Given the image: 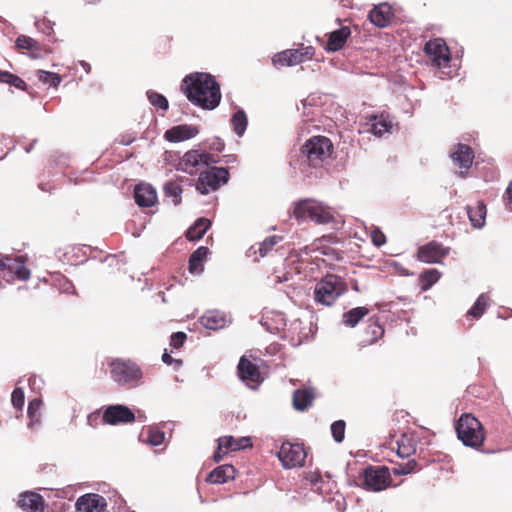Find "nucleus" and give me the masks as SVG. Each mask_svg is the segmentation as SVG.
I'll return each instance as SVG.
<instances>
[{"label": "nucleus", "mask_w": 512, "mask_h": 512, "mask_svg": "<svg viewBox=\"0 0 512 512\" xmlns=\"http://www.w3.org/2000/svg\"><path fill=\"white\" fill-rule=\"evenodd\" d=\"M187 99L203 109L216 108L221 100L220 86L215 78L202 72L187 75L181 84Z\"/></svg>", "instance_id": "obj_1"}, {"label": "nucleus", "mask_w": 512, "mask_h": 512, "mask_svg": "<svg viewBox=\"0 0 512 512\" xmlns=\"http://www.w3.org/2000/svg\"><path fill=\"white\" fill-rule=\"evenodd\" d=\"M292 215L298 222L310 220L315 224L325 225L335 221L334 211L312 198L295 202Z\"/></svg>", "instance_id": "obj_2"}, {"label": "nucleus", "mask_w": 512, "mask_h": 512, "mask_svg": "<svg viewBox=\"0 0 512 512\" xmlns=\"http://www.w3.org/2000/svg\"><path fill=\"white\" fill-rule=\"evenodd\" d=\"M333 149V144L328 137L313 136L302 145L300 153L309 166L318 168L331 158Z\"/></svg>", "instance_id": "obj_3"}, {"label": "nucleus", "mask_w": 512, "mask_h": 512, "mask_svg": "<svg viewBox=\"0 0 512 512\" xmlns=\"http://www.w3.org/2000/svg\"><path fill=\"white\" fill-rule=\"evenodd\" d=\"M347 291L348 286L343 278L334 274H328L316 283L314 300L317 304L331 306Z\"/></svg>", "instance_id": "obj_4"}, {"label": "nucleus", "mask_w": 512, "mask_h": 512, "mask_svg": "<svg viewBox=\"0 0 512 512\" xmlns=\"http://www.w3.org/2000/svg\"><path fill=\"white\" fill-rule=\"evenodd\" d=\"M457 437L465 446L478 448L485 440V429L472 414H462L456 425Z\"/></svg>", "instance_id": "obj_5"}, {"label": "nucleus", "mask_w": 512, "mask_h": 512, "mask_svg": "<svg viewBox=\"0 0 512 512\" xmlns=\"http://www.w3.org/2000/svg\"><path fill=\"white\" fill-rule=\"evenodd\" d=\"M110 368L112 379L127 388L137 386L142 378L140 367L130 360L116 359L111 362Z\"/></svg>", "instance_id": "obj_6"}, {"label": "nucleus", "mask_w": 512, "mask_h": 512, "mask_svg": "<svg viewBox=\"0 0 512 512\" xmlns=\"http://www.w3.org/2000/svg\"><path fill=\"white\" fill-rule=\"evenodd\" d=\"M362 487L367 491L380 492L392 486L391 472L386 466L369 465L362 472Z\"/></svg>", "instance_id": "obj_7"}, {"label": "nucleus", "mask_w": 512, "mask_h": 512, "mask_svg": "<svg viewBox=\"0 0 512 512\" xmlns=\"http://www.w3.org/2000/svg\"><path fill=\"white\" fill-rule=\"evenodd\" d=\"M228 180V169L223 167H210L200 173L196 183V189L201 194H208L212 191H216L221 185L226 184Z\"/></svg>", "instance_id": "obj_8"}, {"label": "nucleus", "mask_w": 512, "mask_h": 512, "mask_svg": "<svg viewBox=\"0 0 512 512\" xmlns=\"http://www.w3.org/2000/svg\"><path fill=\"white\" fill-rule=\"evenodd\" d=\"M214 162L213 155L205 151L190 150L181 158L179 169L192 175L197 173L202 167L209 166Z\"/></svg>", "instance_id": "obj_9"}, {"label": "nucleus", "mask_w": 512, "mask_h": 512, "mask_svg": "<svg viewBox=\"0 0 512 512\" xmlns=\"http://www.w3.org/2000/svg\"><path fill=\"white\" fill-rule=\"evenodd\" d=\"M278 457L282 465L290 469L304 465L306 452L301 444L285 442L280 447Z\"/></svg>", "instance_id": "obj_10"}, {"label": "nucleus", "mask_w": 512, "mask_h": 512, "mask_svg": "<svg viewBox=\"0 0 512 512\" xmlns=\"http://www.w3.org/2000/svg\"><path fill=\"white\" fill-rule=\"evenodd\" d=\"M424 53L430 59L432 65L438 68L447 65L451 59L450 50L441 38L427 41L424 46Z\"/></svg>", "instance_id": "obj_11"}, {"label": "nucleus", "mask_w": 512, "mask_h": 512, "mask_svg": "<svg viewBox=\"0 0 512 512\" xmlns=\"http://www.w3.org/2000/svg\"><path fill=\"white\" fill-rule=\"evenodd\" d=\"M449 252V247H445L442 243L433 240L418 248L417 259L429 264L442 263Z\"/></svg>", "instance_id": "obj_12"}, {"label": "nucleus", "mask_w": 512, "mask_h": 512, "mask_svg": "<svg viewBox=\"0 0 512 512\" xmlns=\"http://www.w3.org/2000/svg\"><path fill=\"white\" fill-rule=\"evenodd\" d=\"M102 420L110 425L126 424L133 422L135 415L124 405H111L104 410Z\"/></svg>", "instance_id": "obj_13"}, {"label": "nucleus", "mask_w": 512, "mask_h": 512, "mask_svg": "<svg viewBox=\"0 0 512 512\" xmlns=\"http://www.w3.org/2000/svg\"><path fill=\"white\" fill-rule=\"evenodd\" d=\"M0 269H8L11 273H14L19 280L23 281L28 280L31 274L22 256L11 257L0 254Z\"/></svg>", "instance_id": "obj_14"}, {"label": "nucleus", "mask_w": 512, "mask_h": 512, "mask_svg": "<svg viewBox=\"0 0 512 512\" xmlns=\"http://www.w3.org/2000/svg\"><path fill=\"white\" fill-rule=\"evenodd\" d=\"M389 446L399 457H410L416 452L417 437L414 433H403L395 441L391 440Z\"/></svg>", "instance_id": "obj_15"}, {"label": "nucleus", "mask_w": 512, "mask_h": 512, "mask_svg": "<svg viewBox=\"0 0 512 512\" xmlns=\"http://www.w3.org/2000/svg\"><path fill=\"white\" fill-rule=\"evenodd\" d=\"M454 164L458 165L461 171L459 175L465 177L467 170L471 167L474 159L473 149L466 144L459 143L456 150L451 154Z\"/></svg>", "instance_id": "obj_16"}, {"label": "nucleus", "mask_w": 512, "mask_h": 512, "mask_svg": "<svg viewBox=\"0 0 512 512\" xmlns=\"http://www.w3.org/2000/svg\"><path fill=\"white\" fill-rule=\"evenodd\" d=\"M17 505L23 512H44L45 510L44 498L40 494L32 491L21 493Z\"/></svg>", "instance_id": "obj_17"}, {"label": "nucleus", "mask_w": 512, "mask_h": 512, "mask_svg": "<svg viewBox=\"0 0 512 512\" xmlns=\"http://www.w3.org/2000/svg\"><path fill=\"white\" fill-rule=\"evenodd\" d=\"M199 133V128L194 125L181 124L171 127L164 133L168 142L177 143L194 138Z\"/></svg>", "instance_id": "obj_18"}, {"label": "nucleus", "mask_w": 512, "mask_h": 512, "mask_svg": "<svg viewBox=\"0 0 512 512\" xmlns=\"http://www.w3.org/2000/svg\"><path fill=\"white\" fill-rule=\"evenodd\" d=\"M106 506L105 498L94 493L85 494L76 502L78 512H102Z\"/></svg>", "instance_id": "obj_19"}, {"label": "nucleus", "mask_w": 512, "mask_h": 512, "mask_svg": "<svg viewBox=\"0 0 512 512\" xmlns=\"http://www.w3.org/2000/svg\"><path fill=\"white\" fill-rule=\"evenodd\" d=\"M394 18V13L390 5L382 3L376 5L369 12V20L379 28L387 27Z\"/></svg>", "instance_id": "obj_20"}, {"label": "nucleus", "mask_w": 512, "mask_h": 512, "mask_svg": "<svg viewBox=\"0 0 512 512\" xmlns=\"http://www.w3.org/2000/svg\"><path fill=\"white\" fill-rule=\"evenodd\" d=\"M304 61V54L298 49H287L275 54L272 58L276 68L295 66Z\"/></svg>", "instance_id": "obj_21"}, {"label": "nucleus", "mask_w": 512, "mask_h": 512, "mask_svg": "<svg viewBox=\"0 0 512 512\" xmlns=\"http://www.w3.org/2000/svg\"><path fill=\"white\" fill-rule=\"evenodd\" d=\"M238 375L243 381L260 383L262 376L258 365L245 357H241L238 363Z\"/></svg>", "instance_id": "obj_22"}, {"label": "nucleus", "mask_w": 512, "mask_h": 512, "mask_svg": "<svg viewBox=\"0 0 512 512\" xmlns=\"http://www.w3.org/2000/svg\"><path fill=\"white\" fill-rule=\"evenodd\" d=\"M350 34L351 30L348 26H343L340 29L332 31L328 36L325 49L331 52L342 49Z\"/></svg>", "instance_id": "obj_23"}, {"label": "nucleus", "mask_w": 512, "mask_h": 512, "mask_svg": "<svg viewBox=\"0 0 512 512\" xmlns=\"http://www.w3.org/2000/svg\"><path fill=\"white\" fill-rule=\"evenodd\" d=\"M134 198L140 207H151L157 201V194L151 186L140 184L135 188Z\"/></svg>", "instance_id": "obj_24"}, {"label": "nucleus", "mask_w": 512, "mask_h": 512, "mask_svg": "<svg viewBox=\"0 0 512 512\" xmlns=\"http://www.w3.org/2000/svg\"><path fill=\"white\" fill-rule=\"evenodd\" d=\"M236 470L232 465H221L212 470L206 481L212 484H223L235 478Z\"/></svg>", "instance_id": "obj_25"}, {"label": "nucleus", "mask_w": 512, "mask_h": 512, "mask_svg": "<svg viewBox=\"0 0 512 512\" xmlns=\"http://www.w3.org/2000/svg\"><path fill=\"white\" fill-rule=\"evenodd\" d=\"M467 214L473 227L481 228L486 221V205L482 200H478L475 205L467 206Z\"/></svg>", "instance_id": "obj_26"}, {"label": "nucleus", "mask_w": 512, "mask_h": 512, "mask_svg": "<svg viewBox=\"0 0 512 512\" xmlns=\"http://www.w3.org/2000/svg\"><path fill=\"white\" fill-rule=\"evenodd\" d=\"M220 449H225L224 453L228 451H238L248 447H252L250 437L234 438L233 436H222L219 438Z\"/></svg>", "instance_id": "obj_27"}, {"label": "nucleus", "mask_w": 512, "mask_h": 512, "mask_svg": "<svg viewBox=\"0 0 512 512\" xmlns=\"http://www.w3.org/2000/svg\"><path fill=\"white\" fill-rule=\"evenodd\" d=\"M209 249L205 246L197 248L189 258V272L191 274H199L204 270L203 262L208 255Z\"/></svg>", "instance_id": "obj_28"}, {"label": "nucleus", "mask_w": 512, "mask_h": 512, "mask_svg": "<svg viewBox=\"0 0 512 512\" xmlns=\"http://www.w3.org/2000/svg\"><path fill=\"white\" fill-rule=\"evenodd\" d=\"M16 47L19 50H28L30 56L33 58H39L43 51V48L35 39L25 35H20L16 39Z\"/></svg>", "instance_id": "obj_29"}, {"label": "nucleus", "mask_w": 512, "mask_h": 512, "mask_svg": "<svg viewBox=\"0 0 512 512\" xmlns=\"http://www.w3.org/2000/svg\"><path fill=\"white\" fill-rule=\"evenodd\" d=\"M210 226L211 221L209 219L203 217L199 218L189 227L185 236L189 241H197L203 237Z\"/></svg>", "instance_id": "obj_30"}, {"label": "nucleus", "mask_w": 512, "mask_h": 512, "mask_svg": "<svg viewBox=\"0 0 512 512\" xmlns=\"http://www.w3.org/2000/svg\"><path fill=\"white\" fill-rule=\"evenodd\" d=\"M226 322V316L218 311H210L201 318L203 326L211 330L223 328Z\"/></svg>", "instance_id": "obj_31"}, {"label": "nucleus", "mask_w": 512, "mask_h": 512, "mask_svg": "<svg viewBox=\"0 0 512 512\" xmlns=\"http://www.w3.org/2000/svg\"><path fill=\"white\" fill-rule=\"evenodd\" d=\"M369 312V309L363 306L352 308L343 314L342 321L346 326L355 327Z\"/></svg>", "instance_id": "obj_32"}, {"label": "nucleus", "mask_w": 512, "mask_h": 512, "mask_svg": "<svg viewBox=\"0 0 512 512\" xmlns=\"http://www.w3.org/2000/svg\"><path fill=\"white\" fill-rule=\"evenodd\" d=\"M441 277V273L436 268L424 270L418 278L419 286L422 291L429 290Z\"/></svg>", "instance_id": "obj_33"}, {"label": "nucleus", "mask_w": 512, "mask_h": 512, "mask_svg": "<svg viewBox=\"0 0 512 512\" xmlns=\"http://www.w3.org/2000/svg\"><path fill=\"white\" fill-rule=\"evenodd\" d=\"M313 398L310 391L298 389L293 393V405L296 410L303 411L311 405Z\"/></svg>", "instance_id": "obj_34"}, {"label": "nucleus", "mask_w": 512, "mask_h": 512, "mask_svg": "<svg viewBox=\"0 0 512 512\" xmlns=\"http://www.w3.org/2000/svg\"><path fill=\"white\" fill-rule=\"evenodd\" d=\"M281 239L282 238L280 236L276 235L266 238L263 242L257 245V249L256 246H252L249 249V256H251V252L253 251L254 254L259 252L260 257H265L274 248V246L281 241Z\"/></svg>", "instance_id": "obj_35"}, {"label": "nucleus", "mask_w": 512, "mask_h": 512, "mask_svg": "<svg viewBox=\"0 0 512 512\" xmlns=\"http://www.w3.org/2000/svg\"><path fill=\"white\" fill-rule=\"evenodd\" d=\"M365 333L367 337L362 340V344L371 345L383 336L384 328L377 321H370Z\"/></svg>", "instance_id": "obj_36"}, {"label": "nucleus", "mask_w": 512, "mask_h": 512, "mask_svg": "<svg viewBox=\"0 0 512 512\" xmlns=\"http://www.w3.org/2000/svg\"><path fill=\"white\" fill-rule=\"evenodd\" d=\"M490 298L487 294L482 293L477 298L474 305L468 310L467 317H473L474 319H479L485 312L486 308L489 305Z\"/></svg>", "instance_id": "obj_37"}, {"label": "nucleus", "mask_w": 512, "mask_h": 512, "mask_svg": "<svg viewBox=\"0 0 512 512\" xmlns=\"http://www.w3.org/2000/svg\"><path fill=\"white\" fill-rule=\"evenodd\" d=\"M231 124L234 132L238 136H242L248 124L245 112L243 110H238L236 113H234L231 119Z\"/></svg>", "instance_id": "obj_38"}, {"label": "nucleus", "mask_w": 512, "mask_h": 512, "mask_svg": "<svg viewBox=\"0 0 512 512\" xmlns=\"http://www.w3.org/2000/svg\"><path fill=\"white\" fill-rule=\"evenodd\" d=\"M182 187L175 181H169L164 185V193L167 197L172 198L174 205L181 203Z\"/></svg>", "instance_id": "obj_39"}, {"label": "nucleus", "mask_w": 512, "mask_h": 512, "mask_svg": "<svg viewBox=\"0 0 512 512\" xmlns=\"http://www.w3.org/2000/svg\"><path fill=\"white\" fill-rule=\"evenodd\" d=\"M374 122L371 124V131L376 136H382L384 133L389 132L392 127L391 122L384 119L382 116L380 118L374 116Z\"/></svg>", "instance_id": "obj_40"}, {"label": "nucleus", "mask_w": 512, "mask_h": 512, "mask_svg": "<svg viewBox=\"0 0 512 512\" xmlns=\"http://www.w3.org/2000/svg\"><path fill=\"white\" fill-rule=\"evenodd\" d=\"M37 74H38V79L41 82L48 84L51 87H57L61 83V77L57 73L39 70L37 72Z\"/></svg>", "instance_id": "obj_41"}, {"label": "nucleus", "mask_w": 512, "mask_h": 512, "mask_svg": "<svg viewBox=\"0 0 512 512\" xmlns=\"http://www.w3.org/2000/svg\"><path fill=\"white\" fill-rule=\"evenodd\" d=\"M418 463L415 459H410L406 463L398 464L392 468L394 475H407L416 470Z\"/></svg>", "instance_id": "obj_42"}, {"label": "nucleus", "mask_w": 512, "mask_h": 512, "mask_svg": "<svg viewBox=\"0 0 512 512\" xmlns=\"http://www.w3.org/2000/svg\"><path fill=\"white\" fill-rule=\"evenodd\" d=\"M147 97L153 106L162 110L168 109V100L162 94L155 91H148Z\"/></svg>", "instance_id": "obj_43"}, {"label": "nucleus", "mask_w": 512, "mask_h": 512, "mask_svg": "<svg viewBox=\"0 0 512 512\" xmlns=\"http://www.w3.org/2000/svg\"><path fill=\"white\" fill-rule=\"evenodd\" d=\"M346 423L343 420H337L331 425V434L337 443H341L345 437Z\"/></svg>", "instance_id": "obj_44"}, {"label": "nucleus", "mask_w": 512, "mask_h": 512, "mask_svg": "<svg viewBox=\"0 0 512 512\" xmlns=\"http://www.w3.org/2000/svg\"><path fill=\"white\" fill-rule=\"evenodd\" d=\"M164 439V432L158 429L149 428L147 431V438L145 441L152 446H158L163 443Z\"/></svg>", "instance_id": "obj_45"}, {"label": "nucleus", "mask_w": 512, "mask_h": 512, "mask_svg": "<svg viewBox=\"0 0 512 512\" xmlns=\"http://www.w3.org/2000/svg\"><path fill=\"white\" fill-rule=\"evenodd\" d=\"M24 392L21 388H15L11 395V402L16 409H22L24 406Z\"/></svg>", "instance_id": "obj_46"}, {"label": "nucleus", "mask_w": 512, "mask_h": 512, "mask_svg": "<svg viewBox=\"0 0 512 512\" xmlns=\"http://www.w3.org/2000/svg\"><path fill=\"white\" fill-rule=\"evenodd\" d=\"M187 336L184 332H176V333H173L170 337V345L173 347V348H180L183 346V344L185 343V340H186Z\"/></svg>", "instance_id": "obj_47"}, {"label": "nucleus", "mask_w": 512, "mask_h": 512, "mask_svg": "<svg viewBox=\"0 0 512 512\" xmlns=\"http://www.w3.org/2000/svg\"><path fill=\"white\" fill-rule=\"evenodd\" d=\"M371 241L372 243L377 246V247H381L382 245L385 244L386 242V236L384 235V233L379 230V229H374L372 232H371Z\"/></svg>", "instance_id": "obj_48"}, {"label": "nucleus", "mask_w": 512, "mask_h": 512, "mask_svg": "<svg viewBox=\"0 0 512 512\" xmlns=\"http://www.w3.org/2000/svg\"><path fill=\"white\" fill-rule=\"evenodd\" d=\"M42 401L40 399H33L28 405V414L31 418H34L40 410Z\"/></svg>", "instance_id": "obj_49"}, {"label": "nucleus", "mask_w": 512, "mask_h": 512, "mask_svg": "<svg viewBox=\"0 0 512 512\" xmlns=\"http://www.w3.org/2000/svg\"><path fill=\"white\" fill-rule=\"evenodd\" d=\"M9 85L14 86L15 88L22 90V91L27 90V84L25 83V81L15 74H13V77L10 80Z\"/></svg>", "instance_id": "obj_50"}, {"label": "nucleus", "mask_w": 512, "mask_h": 512, "mask_svg": "<svg viewBox=\"0 0 512 512\" xmlns=\"http://www.w3.org/2000/svg\"><path fill=\"white\" fill-rule=\"evenodd\" d=\"M504 200L506 201V204L509 206V209L512 210V181L509 183L506 189Z\"/></svg>", "instance_id": "obj_51"}, {"label": "nucleus", "mask_w": 512, "mask_h": 512, "mask_svg": "<svg viewBox=\"0 0 512 512\" xmlns=\"http://www.w3.org/2000/svg\"><path fill=\"white\" fill-rule=\"evenodd\" d=\"M162 361L167 365H172L173 363H176L177 365L181 364L180 360L173 359L172 356L167 351L163 353Z\"/></svg>", "instance_id": "obj_52"}, {"label": "nucleus", "mask_w": 512, "mask_h": 512, "mask_svg": "<svg viewBox=\"0 0 512 512\" xmlns=\"http://www.w3.org/2000/svg\"><path fill=\"white\" fill-rule=\"evenodd\" d=\"M13 74L9 71L0 70V83L10 84Z\"/></svg>", "instance_id": "obj_53"}, {"label": "nucleus", "mask_w": 512, "mask_h": 512, "mask_svg": "<svg viewBox=\"0 0 512 512\" xmlns=\"http://www.w3.org/2000/svg\"><path fill=\"white\" fill-rule=\"evenodd\" d=\"M224 454L225 453H224L223 449H220V445L218 444L217 450L215 451V453L213 455L214 461L220 462L222 460Z\"/></svg>", "instance_id": "obj_54"}, {"label": "nucleus", "mask_w": 512, "mask_h": 512, "mask_svg": "<svg viewBox=\"0 0 512 512\" xmlns=\"http://www.w3.org/2000/svg\"><path fill=\"white\" fill-rule=\"evenodd\" d=\"M100 415L98 412H94V413H91L89 416H88V423L91 425V426H95L93 424V422L97 421L99 419Z\"/></svg>", "instance_id": "obj_55"}, {"label": "nucleus", "mask_w": 512, "mask_h": 512, "mask_svg": "<svg viewBox=\"0 0 512 512\" xmlns=\"http://www.w3.org/2000/svg\"><path fill=\"white\" fill-rule=\"evenodd\" d=\"M100 0H87L89 4H97Z\"/></svg>", "instance_id": "obj_56"}, {"label": "nucleus", "mask_w": 512, "mask_h": 512, "mask_svg": "<svg viewBox=\"0 0 512 512\" xmlns=\"http://www.w3.org/2000/svg\"><path fill=\"white\" fill-rule=\"evenodd\" d=\"M2 287V283L0 282V288Z\"/></svg>", "instance_id": "obj_57"}]
</instances>
